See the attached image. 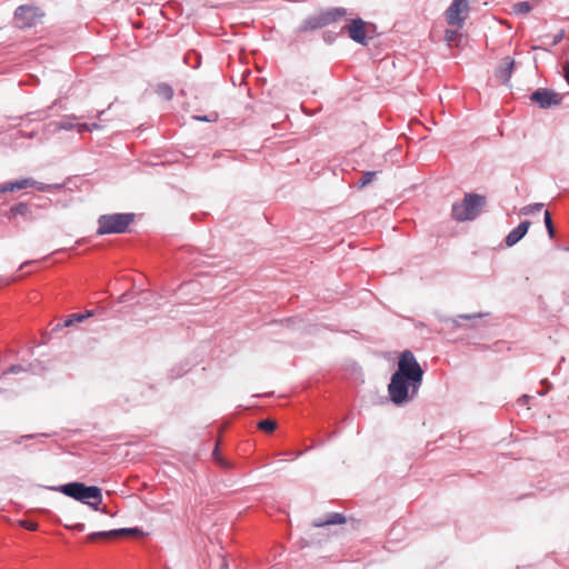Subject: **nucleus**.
I'll return each mask as SVG.
<instances>
[{
  "instance_id": "18",
  "label": "nucleus",
  "mask_w": 569,
  "mask_h": 569,
  "mask_svg": "<svg viewBox=\"0 0 569 569\" xmlns=\"http://www.w3.org/2000/svg\"><path fill=\"white\" fill-rule=\"evenodd\" d=\"M156 92L158 93L159 97L163 98L164 100L169 101L173 98V89L170 84L168 83H159L157 86V89H156Z\"/></svg>"
},
{
  "instance_id": "19",
  "label": "nucleus",
  "mask_w": 569,
  "mask_h": 569,
  "mask_svg": "<svg viewBox=\"0 0 569 569\" xmlns=\"http://www.w3.org/2000/svg\"><path fill=\"white\" fill-rule=\"evenodd\" d=\"M512 10L513 13L518 16L527 14L532 10V6L529 1H521L513 4Z\"/></svg>"
},
{
  "instance_id": "34",
  "label": "nucleus",
  "mask_w": 569,
  "mask_h": 569,
  "mask_svg": "<svg viewBox=\"0 0 569 569\" xmlns=\"http://www.w3.org/2000/svg\"><path fill=\"white\" fill-rule=\"evenodd\" d=\"M70 528H71L72 530L78 531V532H82V531H84V530H86V525H84V523H82V522H78V523H76V525L71 526Z\"/></svg>"
},
{
  "instance_id": "1",
  "label": "nucleus",
  "mask_w": 569,
  "mask_h": 569,
  "mask_svg": "<svg viewBox=\"0 0 569 569\" xmlns=\"http://www.w3.org/2000/svg\"><path fill=\"white\" fill-rule=\"evenodd\" d=\"M423 369L411 350H405L398 359V367L390 378L388 392L396 406L412 401L419 392L423 379Z\"/></svg>"
},
{
  "instance_id": "37",
  "label": "nucleus",
  "mask_w": 569,
  "mask_h": 569,
  "mask_svg": "<svg viewBox=\"0 0 569 569\" xmlns=\"http://www.w3.org/2000/svg\"><path fill=\"white\" fill-rule=\"evenodd\" d=\"M529 399H530V397H529V396L523 395V396H521V397L519 398V402H522V401H523V402H527Z\"/></svg>"
},
{
  "instance_id": "23",
  "label": "nucleus",
  "mask_w": 569,
  "mask_h": 569,
  "mask_svg": "<svg viewBox=\"0 0 569 569\" xmlns=\"http://www.w3.org/2000/svg\"><path fill=\"white\" fill-rule=\"evenodd\" d=\"M113 538L114 537L111 533V530L91 532L90 535L87 536V540L89 542H94L97 539H113Z\"/></svg>"
},
{
  "instance_id": "9",
  "label": "nucleus",
  "mask_w": 569,
  "mask_h": 569,
  "mask_svg": "<svg viewBox=\"0 0 569 569\" xmlns=\"http://www.w3.org/2000/svg\"><path fill=\"white\" fill-rule=\"evenodd\" d=\"M530 100L538 103L541 109H549L562 102V96L551 89L539 88L530 94Z\"/></svg>"
},
{
  "instance_id": "24",
  "label": "nucleus",
  "mask_w": 569,
  "mask_h": 569,
  "mask_svg": "<svg viewBox=\"0 0 569 569\" xmlns=\"http://www.w3.org/2000/svg\"><path fill=\"white\" fill-rule=\"evenodd\" d=\"M258 428L264 432H272L276 430L277 423L271 419H263L258 422Z\"/></svg>"
},
{
  "instance_id": "15",
  "label": "nucleus",
  "mask_w": 569,
  "mask_h": 569,
  "mask_svg": "<svg viewBox=\"0 0 569 569\" xmlns=\"http://www.w3.org/2000/svg\"><path fill=\"white\" fill-rule=\"evenodd\" d=\"M93 316V311L89 310L84 313H72L62 323H58L53 330L71 327L77 322H82L83 320Z\"/></svg>"
},
{
  "instance_id": "14",
  "label": "nucleus",
  "mask_w": 569,
  "mask_h": 569,
  "mask_svg": "<svg viewBox=\"0 0 569 569\" xmlns=\"http://www.w3.org/2000/svg\"><path fill=\"white\" fill-rule=\"evenodd\" d=\"M347 518L345 515L339 512H330L325 518H318L312 521V527L322 528L331 525H342L346 523Z\"/></svg>"
},
{
  "instance_id": "13",
  "label": "nucleus",
  "mask_w": 569,
  "mask_h": 569,
  "mask_svg": "<svg viewBox=\"0 0 569 569\" xmlns=\"http://www.w3.org/2000/svg\"><path fill=\"white\" fill-rule=\"evenodd\" d=\"M515 69V60L510 57H506L502 60L501 66L496 70V77L503 83L508 84Z\"/></svg>"
},
{
  "instance_id": "25",
  "label": "nucleus",
  "mask_w": 569,
  "mask_h": 569,
  "mask_svg": "<svg viewBox=\"0 0 569 569\" xmlns=\"http://www.w3.org/2000/svg\"><path fill=\"white\" fill-rule=\"evenodd\" d=\"M377 171H366L358 181L359 188H363L369 184L376 177Z\"/></svg>"
},
{
  "instance_id": "27",
  "label": "nucleus",
  "mask_w": 569,
  "mask_h": 569,
  "mask_svg": "<svg viewBox=\"0 0 569 569\" xmlns=\"http://www.w3.org/2000/svg\"><path fill=\"white\" fill-rule=\"evenodd\" d=\"M30 188H36L38 191H49L52 189H60L61 184H46L43 182H39L34 180V184H32Z\"/></svg>"
},
{
  "instance_id": "21",
  "label": "nucleus",
  "mask_w": 569,
  "mask_h": 569,
  "mask_svg": "<svg viewBox=\"0 0 569 569\" xmlns=\"http://www.w3.org/2000/svg\"><path fill=\"white\" fill-rule=\"evenodd\" d=\"M543 209V203L537 202L525 206L520 209V214L530 216L540 212Z\"/></svg>"
},
{
  "instance_id": "11",
  "label": "nucleus",
  "mask_w": 569,
  "mask_h": 569,
  "mask_svg": "<svg viewBox=\"0 0 569 569\" xmlns=\"http://www.w3.org/2000/svg\"><path fill=\"white\" fill-rule=\"evenodd\" d=\"M531 222L529 220L521 221L515 229H512L505 238L507 247L517 244L528 232Z\"/></svg>"
},
{
  "instance_id": "30",
  "label": "nucleus",
  "mask_w": 569,
  "mask_h": 569,
  "mask_svg": "<svg viewBox=\"0 0 569 569\" xmlns=\"http://www.w3.org/2000/svg\"><path fill=\"white\" fill-rule=\"evenodd\" d=\"M194 119L199 120V121L211 122V121H216L218 119V116L216 113H213V114H206V116H196Z\"/></svg>"
},
{
  "instance_id": "8",
  "label": "nucleus",
  "mask_w": 569,
  "mask_h": 569,
  "mask_svg": "<svg viewBox=\"0 0 569 569\" xmlns=\"http://www.w3.org/2000/svg\"><path fill=\"white\" fill-rule=\"evenodd\" d=\"M368 28H372L373 31L376 29L373 24L367 23L361 18H356L348 20V23L341 28V32H348L349 38L356 43L367 46Z\"/></svg>"
},
{
  "instance_id": "32",
  "label": "nucleus",
  "mask_w": 569,
  "mask_h": 569,
  "mask_svg": "<svg viewBox=\"0 0 569 569\" xmlns=\"http://www.w3.org/2000/svg\"><path fill=\"white\" fill-rule=\"evenodd\" d=\"M563 37H565V30L562 29L553 36L551 46H557L558 43H560L561 40L563 39Z\"/></svg>"
},
{
  "instance_id": "29",
  "label": "nucleus",
  "mask_w": 569,
  "mask_h": 569,
  "mask_svg": "<svg viewBox=\"0 0 569 569\" xmlns=\"http://www.w3.org/2000/svg\"><path fill=\"white\" fill-rule=\"evenodd\" d=\"M19 525L22 528H24L27 530H31V531H36L38 529V523L34 521H31V520H20Z\"/></svg>"
},
{
  "instance_id": "38",
  "label": "nucleus",
  "mask_w": 569,
  "mask_h": 569,
  "mask_svg": "<svg viewBox=\"0 0 569 569\" xmlns=\"http://www.w3.org/2000/svg\"><path fill=\"white\" fill-rule=\"evenodd\" d=\"M566 79L569 81V63L565 67Z\"/></svg>"
},
{
  "instance_id": "33",
  "label": "nucleus",
  "mask_w": 569,
  "mask_h": 569,
  "mask_svg": "<svg viewBox=\"0 0 569 569\" xmlns=\"http://www.w3.org/2000/svg\"><path fill=\"white\" fill-rule=\"evenodd\" d=\"M58 128L62 130H71L73 128V123L69 120H62L58 123Z\"/></svg>"
},
{
  "instance_id": "43",
  "label": "nucleus",
  "mask_w": 569,
  "mask_h": 569,
  "mask_svg": "<svg viewBox=\"0 0 569 569\" xmlns=\"http://www.w3.org/2000/svg\"><path fill=\"white\" fill-rule=\"evenodd\" d=\"M567 251H569V246L566 248Z\"/></svg>"
},
{
  "instance_id": "3",
  "label": "nucleus",
  "mask_w": 569,
  "mask_h": 569,
  "mask_svg": "<svg viewBox=\"0 0 569 569\" xmlns=\"http://www.w3.org/2000/svg\"><path fill=\"white\" fill-rule=\"evenodd\" d=\"M487 203L486 196L479 193H466L461 202H455L451 208V217L458 222L475 220Z\"/></svg>"
},
{
  "instance_id": "7",
  "label": "nucleus",
  "mask_w": 569,
  "mask_h": 569,
  "mask_svg": "<svg viewBox=\"0 0 569 569\" xmlns=\"http://www.w3.org/2000/svg\"><path fill=\"white\" fill-rule=\"evenodd\" d=\"M43 11L34 6L22 4L14 10L13 20L19 29L36 27L43 18Z\"/></svg>"
},
{
  "instance_id": "26",
  "label": "nucleus",
  "mask_w": 569,
  "mask_h": 569,
  "mask_svg": "<svg viewBox=\"0 0 569 569\" xmlns=\"http://www.w3.org/2000/svg\"><path fill=\"white\" fill-rule=\"evenodd\" d=\"M31 367V363L28 365V366H23V365H12L10 366L6 371H3V375H8V373H13V375H17V373H20V372H26L29 370V368Z\"/></svg>"
},
{
  "instance_id": "41",
  "label": "nucleus",
  "mask_w": 569,
  "mask_h": 569,
  "mask_svg": "<svg viewBox=\"0 0 569 569\" xmlns=\"http://www.w3.org/2000/svg\"><path fill=\"white\" fill-rule=\"evenodd\" d=\"M220 569H228V563L224 561V562L221 565Z\"/></svg>"
},
{
  "instance_id": "42",
  "label": "nucleus",
  "mask_w": 569,
  "mask_h": 569,
  "mask_svg": "<svg viewBox=\"0 0 569 569\" xmlns=\"http://www.w3.org/2000/svg\"><path fill=\"white\" fill-rule=\"evenodd\" d=\"M533 50L543 49L541 46H535L532 47Z\"/></svg>"
},
{
  "instance_id": "17",
  "label": "nucleus",
  "mask_w": 569,
  "mask_h": 569,
  "mask_svg": "<svg viewBox=\"0 0 569 569\" xmlns=\"http://www.w3.org/2000/svg\"><path fill=\"white\" fill-rule=\"evenodd\" d=\"M111 533L113 535L114 538H120V537H127V536H139V535H142L143 532L138 527H132V528L112 529Z\"/></svg>"
},
{
  "instance_id": "10",
  "label": "nucleus",
  "mask_w": 569,
  "mask_h": 569,
  "mask_svg": "<svg viewBox=\"0 0 569 569\" xmlns=\"http://www.w3.org/2000/svg\"><path fill=\"white\" fill-rule=\"evenodd\" d=\"M468 12V0H453L446 11L447 22L451 26H461Z\"/></svg>"
},
{
  "instance_id": "5",
  "label": "nucleus",
  "mask_w": 569,
  "mask_h": 569,
  "mask_svg": "<svg viewBox=\"0 0 569 569\" xmlns=\"http://www.w3.org/2000/svg\"><path fill=\"white\" fill-rule=\"evenodd\" d=\"M347 10L345 8H331L326 11H322L318 16L308 17L297 29L298 33H303L307 31H315L321 29L323 27L329 26L332 22L338 21L342 17H345Z\"/></svg>"
},
{
  "instance_id": "20",
  "label": "nucleus",
  "mask_w": 569,
  "mask_h": 569,
  "mask_svg": "<svg viewBox=\"0 0 569 569\" xmlns=\"http://www.w3.org/2000/svg\"><path fill=\"white\" fill-rule=\"evenodd\" d=\"M212 458L222 468L229 469L232 467L231 462H229L227 459H224L223 457L220 456L219 442L216 443V447L212 451Z\"/></svg>"
},
{
  "instance_id": "39",
  "label": "nucleus",
  "mask_w": 569,
  "mask_h": 569,
  "mask_svg": "<svg viewBox=\"0 0 569 569\" xmlns=\"http://www.w3.org/2000/svg\"><path fill=\"white\" fill-rule=\"evenodd\" d=\"M29 263H31V261H24L20 267H19V270H22L26 266H28Z\"/></svg>"
},
{
  "instance_id": "28",
  "label": "nucleus",
  "mask_w": 569,
  "mask_h": 569,
  "mask_svg": "<svg viewBox=\"0 0 569 569\" xmlns=\"http://www.w3.org/2000/svg\"><path fill=\"white\" fill-rule=\"evenodd\" d=\"M545 224H546V228H547V231H548V236L550 238H553L555 234H556V231H555V228H553V223H552V219H551L550 212L548 210L545 211Z\"/></svg>"
},
{
  "instance_id": "35",
  "label": "nucleus",
  "mask_w": 569,
  "mask_h": 569,
  "mask_svg": "<svg viewBox=\"0 0 569 569\" xmlns=\"http://www.w3.org/2000/svg\"><path fill=\"white\" fill-rule=\"evenodd\" d=\"M542 385L545 386L546 390L539 392L540 396H545L546 392L551 388V383L548 380H542Z\"/></svg>"
},
{
  "instance_id": "40",
  "label": "nucleus",
  "mask_w": 569,
  "mask_h": 569,
  "mask_svg": "<svg viewBox=\"0 0 569 569\" xmlns=\"http://www.w3.org/2000/svg\"><path fill=\"white\" fill-rule=\"evenodd\" d=\"M34 438V435H27V436H23L22 439H32Z\"/></svg>"
},
{
  "instance_id": "22",
  "label": "nucleus",
  "mask_w": 569,
  "mask_h": 569,
  "mask_svg": "<svg viewBox=\"0 0 569 569\" xmlns=\"http://www.w3.org/2000/svg\"><path fill=\"white\" fill-rule=\"evenodd\" d=\"M201 57L198 52L191 51L184 56V62L191 66L193 69H197L200 66Z\"/></svg>"
},
{
  "instance_id": "36",
  "label": "nucleus",
  "mask_w": 569,
  "mask_h": 569,
  "mask_svg": "<svg viewBox=\"0 0 569 569\" xmlns=\"http://www.w3.org/2000/svg\"><path fill=\"white\" fill-rule=\"evenodd\" d=\"M452 36H453V31H449V30H447V31H446V39H447L448 41H451V40H452Z\"/></svg>"
},
{
  "instance_id": "2",
  "label": "nucleus",
  "mask_w": 569,
  "mask_h": 569,
  "mask_svg": "<svg viewBox=\"0 0 569 569\" xmlns=\"http://www.w3.org/2000/svg\"><path fill=\"white\" fill-rule=\"evenodd\" d=\"M49 490L60 492L69 498H72L83 505H87L96 511L107 513L106 509H100L102 502V490L97 486H87L80 481H71L60 486L48 487Z\"/></svg>"
},
{
  "instance_id": "31",
  "label": "nucleus",
  "mask_w": 569,
  "mask_h": 569,
  "mask_svg": "<svg viewBox=\"0 0 569 569\" xmlns=\"http://www.w3.org/2000/svg\"><path fill=\"white\" fill-rule=\"evenodd\" d=\"M337 36H338V33H336V32L326 31V32H323V40L327 43H332L336 40Z\"/></svg>"
},
{
  "instance_id": "16",
  "label": "nucleus",
  "mask_w": 569,
  "mask_h": 569,
  "mask_svg": "<svg viewBox=\"0 0 569 569\" xmlns=\"http://www.w3.org/2000/svg\"><path fill=\"white\" fill-rule=\"evenodd\" d=\"M485 315L483 313H462V315H459L457 318H448L446 319V323L449 325L451 328H456V327H460V323L458 321V319H461V320H475V319H479V318H482Z\"/></svg>"
},
{
  "instance_id": "6",
  "label": "nucleus",
  "mask_w": 569,
  "mask_h": 569,
  "mask_svg": "<svg viewBox=\"0 0 569 569\" xmlns=\"http://www.w3.org/2000/svg\"><path fill=\"white\" fill-rule=\"evenodd\" d=\"M50 203V199H47L43 203L20 201L11 206L3 216L9 221L14 220L17 217H21L27 222H33L42 218L41 210L46 209Z\"/></svg>"
},
{
  "instance_id": "12",
  "label": "nucleus",
  "mask_w": 569,
  "mask_h": 569,
  "mask_svg": "<svg viewBox=\"0 0 569 569\" xmlns=\"http://www.w3.org/2000/svg\"><path fill=\"white\" fill-rule=\"evenodd\" d=\"M32 184H34V179L31 177L21 178L13 181H7L0 183V193L14 192L18 190L30 188Z\"/></svg>"
},
{
  "instance_id": "4",
  "label": "nucleus",
  "mask_w": 569,
  "mask_h": 569,
  "mask_svg": "<svg viewBox=\"0 0 569 569\" xmlns=\"http://www.w3.org/2000/svg\"><path fill=\"white\" fill-rule=\"evenodd\" d=\"M136 214L132 212H118L99 216L97 223V234H120L128 231L130 224L134 221Z\"/></svg>"
}]
</instances>
